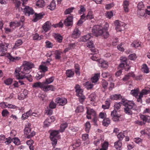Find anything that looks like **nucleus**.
I'll use <instances>...</instances> for the list:
<instances>
[{"mask_svg":"<svg viewBox=\"0 0 150 150\" xmlns=\"http://www.w3.org/2000/svg\"><path fill=\"white\" fill-rule=\"evenodd\" d=\"M20 25L21 22H11L10 24V26L13 30L16 27L20 26Z\"/></svg>","mask_w":150,"mask_h":150,"instance_id":"f3484780","label":"nucleus"},{"mask_svg":"<svg viewBox=\"0 0 150 150\" xmlns=\"http://www.w3.org/2000/svg\"><path fill=\"white\" fill-rule=\"evenodd\" d=\"M84 107L83 106H79L77 107L76 110L77 112H81L83 111Z\"/></svg>","mask_w":150,"mask_h":150,"instance_id":"3c124183","label":"nucleus"},{"mask_svg":"<svg viewBox=\"0 0 150 150\" xmlns=\"http://www.w3.org/2000/svg\"><path fill=\"white\" fill-rule=\"evenodd\" d=\"M138 10H144V6L142 2H139L137 6Z\"/></svg>","mask_w":150,"mask_h":150,"instance_id":"864d4df0","label":"nucleus"},{"mask_svg":"<svg viewBox=\"0 0 150 150\" xmlns=\"http://www.w3.org/2000/svg\"><path fill=\"white\" fill-rule=\"evenodd\" d=\"M124 67H126L125 68V70L127 71H128L130 69V67L129 66V65L127 64L121 62V63L118 66V68H123Z\"/></svg>","mask_w":150,"mask_h":150,"instance_id":"7c9ffc66","label":"nucleus"},{"mask_svg":"<svg viewBox=\"0 0 150 150\" xmlns=\"http://www.w3.org/2000/svg\"><path fill=\"white\" fill-rule=\"evenodd\" d=\"M43 14L42 13L37 14L35 13V17L33 19V21L34 22H37L38 20L41 19L43 17Z\"/></svg>","mask_w":150,"mask_h":150,"instance_id":"aec40b11","label":"nucleus"},{"mask_svg":"<svg viewBox=\"0 0 150 150\" xmlns=\"http://www.w3.org/2000/svg\"><path fill=\"white\" fill-rule=\"evenodd\" d=\"M91 37L90 34H88L81 37L80 39V41L83 42H86Z\"/></svg>","mask_w":150,"mask_h":150,"instance_id":"4be33fe9","label":"nucleus"},{"mask_svg":"<svg viewBox=\"0 0 150 150\" xmlns=\"http://www.w3.org/2000/svg\"><path fill=\"white\" fill-rule=\"evenodd\" d=\"M1 113L3 117H6L8 114L9 112L6 109H4L2 111Z\"/></svg>","mask_w":150,"mask_h":150,"instance_id":"6e6d98bb","label":"nucleus"},{"mask_svg":"<svg viewBox=\"0 0 150 150\" xmlns=\"http://www.w3.org/2000/svg\"><path fill=\"white\" fill-rule=\"evenodd\" d=\"M30 124H28V125H25V128L24 129V133L27 135V138H30L33 137L35 134V132L34 131L31 132V128L30 127Z\"/></svg>","mask_w":150,"mask_h":150,"instance_id":"39448f33","label":"nucleus"},{"mask_svg":"<svg viewBox=\"0 0 150 150\" xmlns=\"http://www.w3.org/2000/svg\"><path fill=\"white\" fill-rule=\"evenodd\" d=\"M49 107L51 109L55 108L56 107V104L54 102L52 101L50 104Z\"/></svg>","mask_w":150,"mask_h":150,"instance_id":"338daca9","label":"nucleus"},{"mask_svg":"<svg viewBox=\"0 0 150 150\" xmlns=\"http://www.w3.org/2000/svg\"><path fill=\"white\" fill-rule=\"evenodd\" d=\"M96 95L94 93H92L89 96V98L91 101H94L95 99Z\"/></svg>","mask_w":150,"mask_h":150,"instance_id":"e2e57ef3","label":"nucleus"},{"mask_svg":"<svg viewBox=\"0 0 150 150\" xmlns=\"http://www.w3.org/2000/svg\"><path fill=\"white\" fill-rule=\"evenodd\" d=\"M111 115L112 120L114 121H117L119 120L120 116L116 110H114L111 112Z\"/></svg>","mask_w":150,"mask_h":150,"instance_id":"f8f14e48","label":"nucleus"},{"mask_svg":"<svg viewBox=\"0 0 150 150\" xmlns=\"http://www.w3.org/2000/svg\"><path fill=\"white\" fill-rule=\"evenodd\" d=\"M141 44V42H139L137 41H134L131 44V45L132 47L135 48H137L140 46Z\"/></svg>","mask_w":150,"mask_h":150,"instance_id":"c9c22d12","label":"nucleus"},{"mask_svg":"<svg viewBox=\"0 0 150 150\" xmlns=\"http://www.w3.org/2000/svg\"><path fill=\"white\" fill-rule=\"evenodd\" d=\"M75 71L76 74L78 75H79L80 74L79 70L80 67L79 64H75Z\"/></svg>","mask_w":150,"mask_h":150,"instance_id":"79ce46f5","label":"nucleus"},{"mask_svg":"<svg viewBox=\"0 0 150 150\" xmlns=\"http://www.w3.org/2000/svg\"><path fill=\"white\" fill-rule=\"evenodd\" d=\"M7 48L5 47L0 48V56H3L6 55Z\"/></svg>","mask_w":150,"mask_h":150,"instance_id":"412c9836","label":"nucleus"},{"mask_svg":"<svg viewBox=\"0 0 150 150\" xmlns=\"http://www.w3.org/2000/svg\"><path fill=\"white\" fill-rule=\"evenodd\" d=\"M54 37L56 41L59 42H61L63 40L62 36L59 34H55Z\"/></svg>","mask_w":150,"mask_h":150,"instance_id":"393cba45","label":"nucleus"},{"mask_svg":"<svg viewBox=\"0 0 150 150\" xmlns=\"http://www.w3.org/2000/svg\"><path fill=\"white\" fill-rule=\"evenodd\" d=\"M86 18L87 19H92L94 18V16L93 14V12L90 10L88 13V14L86 16Z\"/></svg>","mask_w":150,"mask_h":150,"instance_id":"a19ab883","label":"nucleus"},{"mask_svg":"<svg viewBox=\"0 0 150 150\" xmlns=\"http://www.w3.org/2000/svg\"><path fill=\"white\" fill-rule=\"evenodd\" d=\"M140 117L144 124L146 122L149 123L150 122V117L149 116L141 115H140Z\"/></svg>","mask_w":150,"mask_h":150,"instance_id":"dca6fc26","label":"nucleus"},{"mask_svg":"<svg viewBox=\"0 0 150 150\" xmlns=\"http://www.w3.org/2000/svg\"><path fill=\"white\" fill-rule=\"evenodd\" d=\"M23 42L22 40L21 39H18L17 40L14 46L13 47V49L14 48H16L18 46L21 45Z\"/></svg>","mask_w":150,"mask_h":150,"instance_id":"72a5a7b5","label":"nucleus"},{"mask_svg":"<svg viewBox=\"0 0 150 150\" xmlns=\"http://www.w3.org/2000/svg\"><path fill=\"white\" fill-rule=\"evenodd\" d=\"M32 110H29L26 113L23 114L22 116V119L23 120H25L28 118L31 115Z\"/></svg>","mask_w":150,"mask_h":150,"instance_id":"a878e982","label":"nucleus"},{"mask_svg":"<svg viewBox=\"0 0 150 150\" xmlns=\"http://www.w3.org/2000/svg\"><path fill=\"white\" fill-rule=\"evenodd\" d=\"M86 44L87 46L89 48H94V47L93 43L92 41L88 42Z\"/></svg>","mask_w":150,"mask_h":150,"instance_id":"5fc2aeb1","label":"nucleus"},{"mask_svg":"<svg viewBox=\"0 0 150 150\" xmlns=\"http://www.w3.org/2000/svg\"><path fill=\"white\" fill-rule=\"evenodd\" d=\"M42 27L44 30L46 32L50 29L51 24L49 21H47L44 24Z\"/></svg>","mask_w":150,"mask_h":150,"instance_id":"a211bd4d","label":"nucleus"},{"mask_svg":"<svg viewBox=\"0 0 150 150\" xmlns=\"http://www.w3.org/2000/svg\"><path fill=\"white\" fill-rule=\"evenodd\" d=\"M67 124L66 123L61 124L60 126V129L59 131L60 132H63L67 127Z\"/></svg>","mask_w":150,"mask_h":150,"instance_id":"c03bdc74","label":"nucleus"},{"mask_svg":"<svg viewBox=\"0 0 150 150\" xmlns=\"http://www.w3.org/2000/svg\"><path fill=\"white\" fill-rule=\"evenodd\" d=\"M122 101L123 105L125 106L124 108L125 112L128 115H131L132 112L131 109L134 110H137V107L136 105L134 103L133 101H129L127 102H125L124 100L122 99ZM122 102L118 103H116L114 105V110H118L120 109L121 106L120 104H122Z\"/></svg>","mask_w":150,"mask_h":150,"instance_id":"f03ea898","label":"nucleus"},{"mask_svg":"<svg viewBox=\"0 0 150 150\" xmlns=\"http://www.w3.org/2000/svg\"><path fill=\"white\" fill-rule=\"evenodd\" d=\"M106 28H103L99 25L94 26L92 29V32L96 36L103 35L105 38H107L109 36V34L107 31L108 26L106 24Z\"/></svg>","mask_w":150,"mask_h":150,"instance_id":"7ed1b4c3","label":"nucleus"},{"mask_svg":"<svg viewBox=\"0 0 150 150\" xmlns=\"http://www.w3.org/2000/svg\"><path fill=\"white\" fill-rule=\"evenodd\" d=\"M86 108L87 109L86 112L88 115H92L94 117L95 116L96 112L93 109L88 108Z\"/></svg>","mask_w":150,"mask_h":150,"instance_id":"bb28decb","label":"nucleus"},{"mask_svg":"<svg viewBox=\"0 0 150 150\" xmlns=\"http://www.w3.org/2000/svg\"><path fill=\"white\" fill-rule=\"evenodd\" d=\"M110 98L112 100H117L122 98V97L120 94H114L111 95Z\"/></svg>","mask_w":150,"mask_h":150,"instance_id":"c85d7f7f","label":"nucleus"},{"mask_svg":"<svg viewBox=\"0 0 150 150\" xmlns=\"http://www.w3.org/2000/svg\"><path fill=\"white\" fill-rule=\"evenodd\" d=\"M139 92V89L138 88L132 90L131 91V94L134 96H138Z\"/></svg>","mask_w":150,"mask_h":150,"instance_id":"ea45409f","label":"nucleus"},{"mask_svg":"<svg viewBox=\"0 0 150 150\" xmlns=\"http://www.w3.org/2000/svg\"><path fill=\"white\" fill-rule=\"evenodd\" d=\"M110 123V120L108 118H105L103 121V125L105 126H108Z\"/></svg>","mask_w":150,"mask_h":150,"instance_id":"e433bc0d","label":"nucleus"},{"mask_svg":"<svg viewBox=\"0 0 150 150\" xmlns=\"http://www.w3.org/2000/svg\"><path fill=\"white\" fill-rule=\"evenodd\" d=\"M42 38L41 36H39L37 33H36L33 35V38L34 40H40Z\"/></svg>","mask_w":150,"mask_h":150,"instance_id":"603ef678","label":"nucleus"},{"mask_svg":"<svg viewBox=\"0 0 150 150\" xmlns=\"http://www.w3.org/2000/svg\"><path fill=\"white\" fill-rule=\"evenodd\" d=\"M59 130H54L50 134V138L52 142V144L54 147L57 144V136L59 133Z\"/></svg>","mask_w":150,"mask_h":150,"instance_id":"0eeeda50","label":"nucleus"},{"mask_svg":"<svg viewBox=\"0 0 150 150\" xmlns=\"http://www.w3.org/2000/svg\"><path fill=\"white\" fill-rule=\"evenodd\" d=\"M37 6L42 8L45 5V2L43 0H39L36 3Z\"/></svg>","mask_w":150,"mask_h":150,"instance_id":"473e14b6","label":"nucleus"},{"mask_svg":"<svg viewBox=\"0 0 150 150\" xmlns=\"http://www.w3.org/2000/svg\"><path fill=\"white\" fill-rule=\"evenodd\" d=\"M13 81V80L11 78H8L4 81V83L7 85H11Z\"/></svg>","mask_w":150,"mask_h":150,"instance_id":"09e8293b","label":"nucleus"},{"mask_svg":"<svg viewBox=\"0 0 150 150\" xmlns=\"http://www.w3.org/2000/svg\"><path fill=\"white\" fill-rule=\"evenodd\" d=\"M23 68L22 67L20 70L19 68H16L15 70V75L18 79L26 78L29 81H32V79L30 75L26 76V75L29 74V70L34 67V64L32 62L25 61L23 64Z\"/></svg>","mask_w":150,"mask_h":150,"instance_id":"f257e3e1","label":"nucleus"},{"mask_svg":"<svg viewBox=\"0 0 150 150\" xmlns=\"http://www.w3.org/2000/svg\"><path fill=\"white\" fill-rule=\"evenodd\" d=\"M114 25L115 30L118 32L122 31L126 25V24L118 20L115 21Z\"/></svg>","mask_w":150,"mask_h":150,"instance_id":"423d86ee","label":"nucleus"},{"mask_svg":"<svg viewBox=\"0 0 150 150\" xmlns=\"http://www.w3.org/2000/svg\"><path fill=\"white\" fill-rule=\"evenodd\" d=\"M100 77V74L98 73L96 74L91 79V80L92 83H95L97 82Z\"/></svg>","mask_w":150,"mask_h":150,"instance_id":"cd10ccee","label":"nucleus"},{"mask_svg":"<svg viewBox=\"0 0 150 150\" xmlns=\"http://www.w3.org/2000/svg\"><path fill=\"white\" fill-rule=\"evenodd\" d=\"M102 82L103 88H106L108 84V83L105 80H102Z\"/></svg>","mask_w":150,"mask_h":150,"instance_id":"69168bd1","label":"nucleus"},{"mask_svg":"<svg viewBox=\"0 0 150 150\" xmlns=\"http://www.w3.org/2000/svg\"><path fill=\"white\" fill-rule=\"evenodd\" d=\"M98 62V66L100 67L106 69L108 67V62L103 59H99Z\"/></svg>","mask_w":150,"mask_h":150,"instance_id":"ddd939ff","label":"nucleus"},{"mask_svg":"<svg viewBox=\"0 0 150 150\" xmlns=\"http://www.w3.org/2000/svg\"><path fill=\"white\" fill-rule=\"evenodd\" d=\"M12 141L16 145H18L20 144V141L17 138H15L14 139L13 138Z\"/></svg>","mask_w":150,"mask_h":150,"instance_id":"4d7b16f0","label":"nucleus"},{"mask_svg":"<svg viewBox=\"0 0 150 150\" xmlns=\"http://www.w3.org/2000/svg\"><path fill=\"white\" fill-rule=\"evenodd\" d=\"M85 86L87 89H91L93 87V85L90 82L87 81L85 83Z\"/></svg>","mask_w":150,"mask_h":150,"instance_id":"58836bf2","label":"nucleus"},{"mask_svg":"<svg viewBox=\"0 0 150 150\" xmlns=\"http://www.w3.org/2000/svg\"><path fill=\"white\" fill-rule=\"evenodd\" d=\"M141 70L144 73L147 74L149 72V69L147 66L144 64L142 65Z\"/></svg>","mask_w":150,"mask_h":150,"instance_id":"6ab92c4d","label":"nucleus"},{"mask_svg":"<svg viewBox=\"0 0 150 150\" xmlns=\"http://www.w3.org/2000/svg\"><path fill=\"white\" fill-rule=\"evenodd\" d=\"M56 7L55 1L54 0H53L50 3V4L48 6L47 8L51 10H54Z\"/></svg>","mask_w":150,"mask_h":150,"instance_id":"c756f323","label":"nucleus"},{"mask_svg":"<svg viewBox=\"0 0 150 150\" xmlns=\"http://www.w3.org/2000/svg\"><path fill=\"white\" fill-rule=\"evenodd\" d=\"M50 120H47V119L44 122V126L45 127H48L50 125Z\"/></svg>","mask_w":150,"mask_h":150,"instance_id":"bf43d9fd","label":"nucleus"},{"mask_svg":"<svg viewBox=\"0 0 150 150\" xmlns=\"http://www.w3.org/2000/svg\"><path fill=\"white\" fill-rule=\"evenodd\" d=\"M83 92V91L82 90L79 91L78 92H76V95L79 97V100L81 103H82L85 98V96L83 95L82 93Z\"/></svg>","mask_w":150,"mask_h":150,"instance_id":"4468645a","label":"nucleus"},{"mask_svg":"<svg viewBox=\"0 0 150 150\" xmlns=\"http://www.w3.org/2000/svg\"><path fill=\"white\" fill-rule=\"evenodd\" d=\"M86 11L85 9L83 6H80V9L78 11V13L79 14H81L82 13Z\"/></svg>","mask_w":150,"mask_h":150,"instance_id":"052dcab7","label":"nucleus"},{"mask_svg":"<svg viewBox=\"0 0 150 150\" xmlns=\"http://www.w3.org/2000/svg\"><path fill=\"white\" fill-rule=\"evenodd\" d=\"M114 5V4L112 3L108 4H106L105 5V8L107 10L110 9Z\"/></svg>","mask_w":150,"mask_h":150,"instance_id":"13d9d810","label":"nucleus"},{"mask_svg":"<svg viewBox=\"0 0 150 150\" xmlns=\"http://www.w3.org/2000/svg\"><path fill=\"white\" fill-rule=\"evenodd\" d=\"M80 35V33L78 28H76L74 30L72 35V36L74 38H78Z\"/></svg>","mask_w":150,"mask_h":150,"instance_id":"2eb2a0df","label":"nucleus"},{"mask_svg":"<svg viewBox=\"0 0 150 150\" xmlns=\"http://www.w3.org/2000/svg\"><path fill=\"white\" fill-rule=\"evenodd\" d=\"M64 25L67 26H71L73 24V16H69L64 21Z\"/></svg>","mask_w":150,"mask_h":150,"instance_id":"9d476101","label":"nucleus"},{"mask_svg":"<svg viewBox=\"0 0 150 150\" xmlns=\"http://www.w3.org/2000/svg\"><path fill=\"white\" fill-rule=\"evenodd\" d=\"M34 88H40L41 89L45 92H47L49 91V88L52 87L51 86H46V84L43 82L42 83L37 82L34 83L33 85Z\"/></svg>","mask_w":150,"mask_h":150,"instance_id":"20e7f679","label":"nucleus"},{"mask_svg":"<svg viewBox=\"0 0 150 150\" xmlns=\"http://www.w3.org/2000/svg\"><path fill=\"white\" fill-rule=\"evenodd\" d=\"M74 9L73 7H70L67 9L64 12V14L65 15L68 14L72 12L73 11Z\"/></svg>","mask_w":150,"mask_h":150,"instance_id":"a18cd8bd","label":"nucleus"},{"mask_svg":"<svg viewBox=\"0 0 150 150\" xmlns=\"http://www.w3.org/2000/svg\"><path fill=\"white\" fill-rule=\"evenodd\" d=\"M54 79V77L51 76L49 78L46 79L45 81L43 82L44 83H45V84H46V86H52V87H51V88H49L50 89H49V91L50 90L52 91H54L56 89V88H55V87L53 85H48V84L52 83Z\"/></svg>","mask_w":150,"mask_h":150,"instance_id":"6e6552de","label":"nucleus"},{"mask_svg":"<svg viewBox=\"0 0 150 150\" xmlns=\"http://www.w3.org/2000/svg\"><path fill=\"white\" fill-rule=\"evenodd\" d=\"M39 68L41 72H45L48 70L47 67L43 64L40 65L39 66Z\"/></svg>","mask_w":150,"mask_h":150,"instance_id":"f704fd0d","label":"nucleus"},{"mask_svg":"<svg viewBox=\"0 0 150 150\" xmlns=\"http://www.w3.org/2000/svg\"><path fill=\"white\" fill-rule=\"evenodd\" d=\"M137 13L139 17L142 18L143 17H145V11L144 10H138L137 11Z\"/></svg>","mask_w":150,"mask_h":150,"instance_id":"5701e85b","label":"nucleus"},{"mask_svg":"<svg viewBox=\"0 0 150 150\" xmlns=\"http://www.w3.org/2000/svg\"><path fill=\"white\" fill-rule=\"evenodd\" d=\"M85 130L87 132H88L91 127V125L90 122H87L85 125Z\"/></svg>","mask_w":150,"mask_h":150,"instance_id":"de8ad7c7","label":"nucleus"},{"mask_svg":"<svg viewBox=\"0 0 150 150\" xmlns=\"http://www.w3.org/2000/svg\"><path fill=\"white\" fill-rule=\"evenodd\" d=\"M113 16V13L111 11H109L106 13V17L110 18Z\"/></svg>","mask_w":150,"mask_h":150,"instance_id":"680f3d73","label":"nucleus"},{"mask_svg":"<svg viewBox=\"0 0 150 150\" xmlns=\"http://www.w3.org/2000/svg\"><path fill=\"white\" fill-rule=\"evenodd\" d=\"M27 91L24 90L23 93H21L18 96V99L20 100H23L27 97Z\"/></svg>","mask_w":150,"mask_h":150,"instance_id":"b1692460","label":"nucleus"},{"mask_svg":"<svg viewBox=\"0 0 150 150\" xmlns=\"http://www.w3.org/2000/svg\"><path fill=\"white\" fill-rule=\"evenodd\" d=\"M125 135H124L123 133L122 132L119 133L117 135V137L119 139L118 141H121L122 140V139L124 138Z\"/></svg>","mask_w":150,"mask_h":150,"instance_id":"8fccbe9b","label":"nucleus"},{"mask_svg":"<svg viewBox=\"0 0 150 150\" xmlns=\"http://www.w3.org/2000/svg\"><path fill=\"white\" fill-rule=\"evenodd\" d=\"M55 102L59 105L63 106L67 103V100L65 98H57L55 100Z\"/></svg>","mask_w":150,"mask_h":150,"instance_id":"9b49d317","label":"nucleus"},{"mask_svg":"<svg viewBox=\"0 0 150 150\" xmlns=\"http://www.w3.org/2000/svg\"><path fill=\"white\" fill-rule=\"evenodd\" d=\"M23 6V11L26 15L29 16L30 15H33L34 13L33 9L28 6Z\"/></svg>","mask_w":150,"mask_h":150,"instance_id":"1a4fd4ad","label":"nucleus"},{"mask_svg":"<svg viewBox=\"0 0 150 150\" xmlns=\"http://www.w3.org/2000/svg\"><path fill=\"white\" fill-rule=\"evenodd\" d=\"M122 143L121 141H118L115 143V146L117 149L120 150L122 146Z\"/></svg>","mask_w":150,"mask_h":150,"instance_id":"2f4dec72","label":"nucleus"},{"mask_svg":"<svg viewBox=\"0 0 150 150\" xmlns=\"http://www.w3.org/2000/svg\"><path fill=\"white\" fill-rule=\"evenodd\" d=\"M74 73L71 70H68L66 71V75L69 77H72L73 76Z\"/></svg>","mask_w":150,"mask_h":150,"instance_id":"49530a36","label":"nucleus"},{"mask_svg":"<svg viewBox=\"0 0 150 150\" xmlns=\"http://www.w3.org/2000/svg\"><path fill=\"white\" fill-rule=\"evenodd\" d=\"M108 146V142H105L102 144V148L100 150H107Z\"/></svg>","mask_w":150,"mask_h":150,"instance_id":"37998d69","label":"nucleus"},{"mask_svg":"<svg viewBox=\"0 0 150 150\" xmlns=\"http://www.w3.org/2000/svg\"><path fill=\"white\" fill-rule=\"evenodd\" d=\"M6 140L5 143L6 144H8L11 142V141H12V139L11 137H9L7 138H6Z\"/></svg>","mask_w":150,"mask_h":150,"instance_id":"774afa93","label":"nucleus"},{"mask_svg":"<svg viewBox=\"0 0 150 150\" xmlns=\"http://www.w3.org/2000/svg\"><path fill=\"white\" fill-rule=\"evenodd\" d=\"M62 52L59 50H56L55 52V57L56 59H59L61 58V54Z\"/></svg>","mask_w":150,"mask_h":150,"instance_id":"4c0bfd02","label":"nucleus"},{"mask_svg":"<svg viewBox=\"0 0 150 150\" xmlns=\"http://www.w3.org/2000/svg\"><path fill=\"white\" fill-rule=\"evenodd\" d=\"M9 45V44L6 43H3L1 41H0V48L3 47H5L8 48Z\"/></svg>","mask_w":150,"mask_h":150,"instance_id":"0e129e2a","label":"nucleus"}]
</instances>
